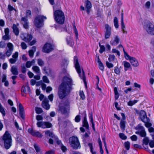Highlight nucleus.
Masks as SVG:
<instances>
[{
	"label": "nucleus",
	"instance_id": "nucleus-1",
	"mask_svg": "<svg viewBox=\"0 0 154 154\" xmlns=\"http://www.w3.org/2000/svg\"><path fill=\"white\" fill-rule=\"evenodd\" d=\"M73 85L72 78L69 75L65 76L59 89L58 95L59 97L63 99L68 94L70 87Z\"/></svg>",
	"mask_w": 154,
	"mask_h": 154
},
{
	"label": "nucleus",
	"instance_id": "nucleus-2",
	"mask_svg": "<svg viewBox=\"0 0 154 154\" xmlns=\"http://www.w3.org/2000/svg\"><path fill=\"white\" fill-rule=\"evenodd\" d=\"M57 7V5L53 6L54 19L57 23L62 24L64 22V14L61 10H56Z\"/></svg>",
	"mask_w": 154,
	"mask_h": 154
},
{
	"label": "nucleus",
	"instance_id": "nucleus-3",
	"mask_svg": "<svg viewBox=\"0 0 154 154\" xmlns=\"http://www.w3.org/2000/svg\"><path fill=\"white\" fill-rule=\"evenodd\" d=\"M2 140L5 148L7 149H9L11 146L12 139L11 137L8 132H5L3 136Z\"/></svg>",
	"mask_w": 154,
	"mask_h": 154
},
{
	"label": "nucleus",
	"instance_id": "nucleus-4",
	"mask_svg": "<svg viewBox=\"0 0 154 154\" xmlns=\"http://www.w3.org/2000/svg\"><path fill=\"white\" fill-rule=\"evenodd\" d=\"M69 144L74 149H77L80 148V145L78 138L72 136L69 139Z\"/></svg>",
	"mask_w": 154,
	"mask_h": 154
},
{
	"label": "nucleus",
	"instance_id": "nucleus-5",
	"mask_svg": "<svg viewBox=\"0 0 154 154\" xmlns=\"http://www.w3.org/2000/svg\"><path fill=\"white\" fill-rule=\"evenodd\" d=\"M47 19L45 16L39 15L35 18L34 23L35 26L37 28H40L43 25V21Z\"/></svg>",
	"mask_w": 154,
	"mask_h": 154
},
{
	"label": "nucleus",
	"instance_id": "nucleus-6",
	"mask_svg": "<svg viewBox=\"0 0 154 154\" xmlns=\"http://www.w3.org/2000/svg\"><path fill=\"white\" fill-rule=\"evenodd\" d=\"M124 56L126 59L129 60L132 65L134 67H137L139 65V63L135 57L130 56L123 49Z\"/></svg>",
	"mask_w": 154,
	"mask_h": 154
},
{
	"label": "nucleus",
	"instance_id": "nucleus-7",
	"mask_svg": "<svg viewBox=\"0 0 154 154\" xmlns=\"http://www.w3.org/2000/svg\"><path fill=\"white\" fill-rule=\"evenodd\" d=\"M74 63L75 68L80 77L84 80V72L82 70L81 71V68L78 62V58L76 57H74Z\"/></svg>",
	"mask_w": 154,
	"mask_h": 154
},
{
	"label": "nucleus",
	"instance_id": "nucleus-8",
	"mask_svg": "<svg viewBox=\"0 0 154 154\" xmlns=\"http://www.w3.org/2000/svg\"><path fill=\"white\" fill-rule=\"evenodd\" d=\"M144 28L146 32L149 34L154 35V24L148 22L144 26Z\"/></svg>",
	"mask_w": 154,
	"mask_h": 154
},
{
	"label": "nucleus",
	"instance_id": "nucleus-9",
	"mask_svg": "<svg viewBox=\"0 0 154 154\" xmlns=\"http://www.w3.org/2000/svg\"><path fill=\"white\" fill-rule=\"evenodd\" d=\"M136 129L138 131L136 132V134H139L142 137H145L146 136V133L144 127L140 124L138 125L136 127Z\"/></svg>",
	"mask_w": 154,
	"mask_h": 154
},
{
	"label": "nucleus",
	"instance_id": "nucleus-10",
	"mask_svg": "<svg viewBox=\"0 0 154 154\" xmlns=\"http://www.w3.org/2000/svg\"><path fill=\"white\" fill-rule=\"evenodd\" d=\"M54 45L49 43H46L43 47L42 51L46 53H48L54 49Z\"/></svg>",
	"mask_w": 154,
	"mask_h": 154
},
{
	"label": "nucleus",
	"instance_id": "nucleus-11",
	"mask_svg": "<svg viewBox=\"0 0 154 154\" xmlns=\"http://www.w3.org/2000/svg\"><path fill=\"white\" fill-rule=\"evenodd\" d=\"M20 37L23 40L28 43H29L32 38V35L29 34L22 33Z\"/></svg>",
	"mask_w": 154,
	"mask_h": 154
},
{
	"label": "nucleus",
	"instance_id": "nucleus-12",
	"mask_svg": "<svg viewBox=\"0 0 154 154\" xmlns=\"http://www.w3.org/2000/svg\"><path fill=\"white\" fill-rule=\"evenodd\" d=\"M106 31L105 35V38L106 39L109 38L111 35V27L108 24L105 25Z\"/></svg>",
	"mask_w": 154,
	"mask_h": 154
},
{
	"label": "nucleus",
	"instance_id": "nucleus-13",
	"mask_svg": "<svg viewBox=\"0 0 154 154\" xmlns=\"http://www.w3.org/2000/svg\"><path fill=\"white\" fill-rule=\"evenodd\" d=\"M149 139L148 137H144L143 140V147L148 151V144L149 143Z\"/></svg>",
	"mask_w": 154,
	"mask_h": 154
},
{
	"label": "nucleus",
	"instance_id": "nucleus-14",
	"mask_svg": "<svg viewBox=\"0 0 154 154\" xmlns=\"http://www.w3.org/2000/svg\"><path fill=\"white\" fill-rule=\"evenodd\" d=\"M60 110L63 113H65L69 109V104H64L61 107L59 106Z\"/></svg>",
	"mask_w": 154,
	"mask_h": 154
},
{
	"label": "nucleus",
	"instance_id": "nucleus-15",
	"mask_svg": "<svg viewBox=\"0 0 154 154\" xmlns=\"http://www.w3.org/2000/svg\"><path fill=\"white\" fill-rule=\"evenodd\" d=\"M86 10L88 14H89L90 11V9L92 7L90 1L87 0L85 2Z\"/></svg>",
	"mask_w": 154,
	"mask_h": 154
},
{
	"label": "nucleus",
	"instance_id": "nucleus-16",
	"mask_svg": "<svg viewBox=\"0 0 154 154\" xmlns=\"http://www.w3.org/2000/svg\"><path fill=\"white\" fill-rule=\"evenodd\" d=\"M18 107L19 111L21 117L23 119H24V112L23 107L22 105L19 103L18 104Z\"/></svg>",
	"mask_w": 154,
	"mask_h": 154
},
{
	"label": "nucleus",
	"instance_id": "nucleus-17",
	"mask_svg": "<svg viewBox=\"0 0 154 154\" xmlns=\"http://www.w3.org/2000/svg\"><path fill=\"white\" fill-rule=\"evenodd\" d=\"M122 64L124 66V69L125 71H127L130 68L131 69V66L129 62L125 61L122 62Z\"/></svg>",
	"mask_w": 154,
	"mask_h": 154
},
{
	"label": "nucleus",
	"instance_id": "nucleus-18",
	"mask_svg": "<svg viewBox=\"0 0 154 154\" xmlns=\"http://www.w3.org/2000/svg\"><path fill=\"white\" fill-rule=\"evenodd\" d=\"M119 38L118 36H116L114 40H112L110 42V44L113 46L116 45L119 43Z\"/></svg>",
	"mask_w": 154,
	"mask_h": 154
},
{
	"label": "nucleus",
	"instance_id": "nucleus-19",
	"mask_svg": "<svg viewBox=\"0 0 154 154\" xmlns=\"http://www.w3.org/2000/svg\"><path fill=\"white\" fill-rule=\"evenodd\" d=\"M140 117L141 119V120L145 122L146 121V112L143 110H141L140 112Z\"/></svg>",
	"mask_w": 154,
	"mask_h": 154
},
{
	"label": "nucleus",
	"instance_id": "nucleus-20",
	"mask_svg": "<svg viewBox=\"0 0 154 154\" xmlns=\"http://www.w3.org/2000/svg\"><path fill=\"white\" fill-rule=\"evenodd\" d=\"M42 107L47 110L50 109V106L48 103V101L47 100H44L42 103Z\"/></svg>",
	"mask_w": 154,
	"mask_h": 154
},
{
	"label": "nucleus",
	"instance_id": "nucleus-21",
	"mask_svg": "<svg viewBox=\"0 0 154 154\" xmlns=\"http://www.w3.org/2000/svg\"><path fill=\"white\" fill-rule=\"evenodd\" d=\"M22 23L25 29H27L28 27V23L27 19L24 17H23L21 19Z\"/></svg>",
	"mask_w": 154,
	"mask_h": 154
},
{
	"label": "nucleus",
	"instance_id": "nucleus-22",
	"mask_svg": "<svg viewBox=\"0 0 154 154\" xmlns=\"http://www.w3.org/2000/svg\"><path fill=\"white\" fill-rule=\"evenodd\" d=\"M67 44L70 46H72L74 44L72 38L71 36H68L66 38Z\"/></svg>",
	"mask_w": 154,
	"mask_h": 154
},
{
	"label": "nucleus",
	"instance_id": "nucleus-23",
	"mask_svg": "<svg viewBox=\"0 0 154 154\" xmlns=\"http://www.w3.org/2000/svg\"><path fill=\"white\" fill-rule=\"evenodd\" d=\"M97 62L98 64L99 68L101 70L103 71L104 69V67L100 61L98 56H97Z\"/></svg>",
	"mask_w": 154,
	"mask_h": 154
},
{
	"label": "nucleus",
	"instance_id": "nucleus-24",
	"mask_svg": "<svg viewBox=\"0 0 154 154\" xmlns=\"http://www.w3.org/2000/svg\"><path fill=\"white\" fill-rule=\"evenodd\" d=\"M83 125L84 127H85L86 129H88L89 125L86 116L84 118V120L83 122Z\"/></svg>",
	"mask_w": 154,
	"mask_h": 154
},
{
	"label": "nucleus",
	"instance_id": "nucleus-25",
	"mask_svg": "<svg viewBox=\"0 0 154 154\" xmlns=\"http://www.w3.org/2000/svg\"><path fill=\"white\" fill-rule=\"evenodd\" d=\"M13 29L14 32L16 35H17L19 34V31L18 28L16 25L14 24L13 26Z\"/></svg>",
	"mask_w": 154,
	"mask_h": 154
},
{
	"label": "nucleus",
	"instance_id": "nucleus-26",
	"mask_svg": "<svg viewBox=\"0 0 154 154\" xmlns=\"http://www.w3.org/2000/svg\"><path fill=\"white\" fill-rule=\"evenodd\" d=\"M35 63V61L34 60H33L31 61H28L26 62V67L27 68H30L32 65L34 64Z\"/></svg>",
	"mask_w": 154,
	"mask_h": 154
},
{
	"label": "nucleus",
	"instance_id": "nucleus-27",
	"mask_svg": "<svg viewBox=\"0 0 154 154\" xmlns=\"http://www.w3.org/2000/svg\"><path fill=\"white\" fill-rule=\"evenodd\" d=\"M89 117L90 119V122H91L92 124V127L94 129V124L93 122L92 114L91 113H90L89 115Z\"/></svg>",
	"mask_w": 154,
	"mask_h": 154
},
{
	"label": "nucleus",
	"instance_id": "nucleus-28",
	"mask_svg": "<svg viewBox=\"0 0 154 154\" xmlns=\"http://www.w3.org/2000/svg\"><path fill=\"white\" fill-rule=\"evenodd\" d=\"M11 72L13 74L17 75L18 72L16 66H13L11 68Z\"/></svg>",
	"mask_w": 154,
	"mask_h": 154
},
{
	"label": "nucleus",
	"instance_id": "nucleus-29",
	"mask_svg": "<svg viewBox=\"0 0 154 154\" xmlns=\"http://www.w3.org/2000/svg\"><path fill=\"white\" fill-rule=\"evenodd\" d=\"M113 22L115 27L118 29L119 27L118 20L116 17H115L114 19Z\"/></svg>",
	"mask_w": 154,
	"mask_h": 154
},
{
	"label": "nucleus",
	"instance_id": "nucleus-30",
	"mask_svg": "<svg viewBox=\"0 0 154 154\" xmlns=\"http://www.w3.org/2000/svg\"><path fill=\"white\" fill-rule=\"evenodd\" d=\"M45 122H38L37 123V125L38 127H41L43 128H45Z\"/></svg>",
	"mask_w": 154,
	"mask_h": 154
},
{
	"label": "nucleus",
	"instance_id": "nucleus-31",
	"mask_svg": "<svg viewBox=\"0 0 154 154\" xmlns=\"http://www.w3.org/2000/svg\"><path fill=\"white\" fill-rule=\"evenodd\" d=\"M98 143L100 146V152L101 154H103V151L102 147V142L100 138L98 139Z\"/></svg>",
	"mask_w": 154,
	"mask_h": 154
},
{
	"label": "nucleus",
	"instance_id": "nucleus-32",
	"mask_svg": "<svg viewBox=\"0 0 154 154\" xmlns=\"http://www.w3.org/2000/svg\"><path fill=\"white\" fill-rule=\"evenodd\" d=\"M126 122L124 120H122L120 123V127L121 129L124 131L125 129V124Z\"/></svg>",
	"mask_w": 154,
	"mask_h": 154
},
{
	"label": "nucleus",
	"instance_id": "nucleus-33",
	"mask_svg": "<svg viewBox=\"0 0 154 154\" xmlns=\"http://www.w3.org/2000/svg\"><path fill=\"white\" fill-rule=\"evenodd\" d=\"M36 47H33L32 48V49L30 50L29 51V55L30 57H32L34 54V53L35 51Z\"/></svg>",
	"mask_w": 154,
	"mask_h": 154
},
{
	"label": "nucleus",
	"instance_id": "nucleus-34",
	"mask_svg": "<svg viewBox=\"0 0 154 154\" xmlns=\"http://www.w3.org/2000/svg\"><path fill=\"white\" fill-rule=\"evenodd\" d=\"M32 69L33 71L35 72L39 73H40V71L39 68L37 66H33L32 67Z\"/></svg>",
	"mask_w": 154,
	"mask_h": 154
},
{
	"label": "nucleus",
	"instance_id": "nucleus-35",
	"mask_svg": "<svg viewBox=\"0 0 154 154\" xmlns=\"http://www.w3.org/2000/svg\"><path fill=\"white\" fill-rule=\"evenodd\" d=\"M45 135L47 136H49V137H51L53 138L54 137V136L53 133L48 130L45 131Z\"/></svg>",
	"mask_w": 154,
	"mask_h": 154
},
{
	"label": "nucleus",
	"instance_id": "nucleus-36",
	"mask_svg": "<svg viewBox=\"0 0 154 154\" xmlns=\"http://www.w3.org/2000/svg\"><path fill=\"white\" fill-rule=\"evenodd\" d=\"M32 135L38 137H41L42 136L40 133L35 131H34V132L32 133Z\"/></svg>",
	"mask_w": 154,
	"mask_h": 154
},
{
	"label": "nucleus",
	"instance_id": "nucleus-37",
	"mask_svg": "<svg viewBox=\"0 0 154 154\" xmlns=\"http://www.w3.org/2000/svg\"><path fill=\"white\" fill-rule=\"evenodd\" d=\"M152 138L153 140H151L149 142V146L151 148L154 147V135H152Z\"/></svg>",
	"mask_w": 154,
	"mask_h": 154
},
{
	"label": "nucleus",
	"instance_id": "nucleus-38",
	"mask_svg": "<svg viewBox=\"0 0 154 154\" xmlns=\"http://www.w3.org/2000/svg\"><path fill=\"white\" fill-rule=\"evenodd\" d=\"M115 58V57L114 55L110 54L109 55L108 60L109 62H112L114 60Z\"/></svg>",
	"mask_w": 154,
	"mask_h": 154
},
{
	"label": "nucleus",
	"instance_id": "nucleus-39",
	"mask_svg": "<svg viewBox=\"0 0 154 154\" xmlns=\"http://www.w3.org/2000/svg\"><path fill=\"white\" fill-rule=\"evenodd\" d=\"M137 102V100H134L133 101H130L128 103V104L129 106H132L134 105Z\"/></svg>",
	"mask_w": 154,
	"mask_h": 154
},
{
	"label": "nucleus",
	"instance_id": "nucleus-40",
	"mask_svg": "<svg viewBox=\"0 0 154 154\" xmlns=\"http://www.w3.org/2000/svg\"><path fill=\"white\" fill-rule=\"evenodd\" d=\"M26 90L28 91H29L30 88L29 86L24 87L23 86L22 88L21 91L22 92L26 93Z\"/></svg>",
	"mask_w": 154,
	"mask_h": 154
},
{
	"label": "nucleus",
	"instance_id": "nucleus-41",
	"mask_svg": "<svg viewBox=\"0 0 154 154\" xmlns=\"http://www.w3.org/2000/svg\"><path fill=\"white\" fill-rule=\"evenodd\" d=\"M38 64L40 66H42L44 65V63L42 60L38 59L37 61Z\"/></svg>",
	"mask_w": 154,
	"mask_h": 154
},
{
	"label": "nucleus",
	"instance_id": "nucleus-42",
	"mask_svg": "<svg viewBox=\"0 0 154 154\" xmlns=\"http://www.w3.org/2000/svg\"><path fill=\"white\" fill-rule=\"evenodd\" d=\"M42 80L44 82L46 83H48L50 81L47 77L45 76H44L42 77Z\"/></svg>",
	"mask_w": 154,
	"mask_h": 154
},
{
	"label": "nucleus",
	"instance_id": "nucleus-43",
	"mask_svg": "<svg viewBox=\"0 0 154 154\" xmlns=\"http://www.w3.org/2000/svg\"><path fill=\"white\" fill-rule=\"evenodd\" d=\"M99 46L100 47L99 52L100 54H102L104 51L105 50V47L103 45H101L100 44L99 45Z\"/></svg>",
	"mask_w": 154,
	"mask_h": 154
},
{
	"label": "nucleus",
	"instance_id": "nucleus-44",
	"mask_svg": "<svg viewBox=\"0 0 154 154\" xmlns=\"http://www.w3.org/2000/svg\"><path fill=\"white\" fill-rule=\"evenodd\" d=\"M45 128H49L52 127V125L51 123L48 122H45Z\"/></svg>",
	"mask_w": 154,
	"mask_h": 154
},
{
	"label": "nucleus",
	"instance_id": "nucleus-45",
	"mask_svg": "<svg viewBox=\"0 0 154 154\" xmlns=\"http://www.w3.org/2000/svg\"><path fill=\"white\" fill-rule=\"evenodd\" d=\"M121 28L122 29H125V26L124 24V20H123V16L122 15L121 17Z\"/></svg>",
	"mask_w": 154,
	"mask_h": 154
},
{
	"label": "nucleus",
	"instance_id": "nucleus-46",
	"mask_svg": "<svg viewBox=\"0 0 154 154\" xmlns=\"http://www.w3.org/2000/svg\"><path fill=\"white\" fill-rule=\"evenodd\" d=\"M112 53H113L116 54L119 56H120V53L119 51L115 48H113L112 49Z\"/></svg>",
	"mask_w": 154,
	"mask_h": 154
},
{
	"label": "nucleus",
	"instance_id": "nucleus-47",
	"mask_svg": "<svg viewBox=\"0 0 154 154\" xmlns=\"http://www.w3.org/2000/svg\"><path fill=\"white\" fill-rule=\"evenodd\" d=\"M36 112L37 114H40L42 112V108L38 107H36L35 109Z\"/></svg>",
	"mask_w": 154,
	"mask_h": 154
},
{
	"label": "nucleus",
	"instance_id": "nucleus-48",
	"mask_svg": "<svg viewBox=\"0 0 154 154\" xmlns=\"http://www.w3.org/2000/svg\"><path fill=\"white\" fill-rule=\"evenodd\" d=\"M119 137L123 140H125L127 138V137L123 133H120L119 134Z\"/></svg>",
	"mask_w": 154,
	"mask_h": 154
},
{
	"label": "nucleus",
	"instance_id": "nucleus-49",
	"mask_svg": "<svg viewBox=\"0 0 154 154\" xmlns=\"http://www.w3.org/2000/svg\"><path fill=\"white\" fill-rule=\"evenodd\" d=\"M106 65L109 68H112L113 67L114 65L113 64L111 63H109L108 61H106Z\"/></svg>",
	"mask_w": 154,
	"mask_h": 154
},
{
	"label": "nucleus",
	"instance_id": "nucleus-50",
	"mask_svg": "<svg viewBox=\"0 0 154 154\" xmlns=\"http://www.w3.org/2000/svg\"><path fill=\"white\" fill-rule=\"evenodd\" d=\"M79 95L80 96L81 98L82 99L84 100L85 98V96L84 95V93L82 91H80L79 92Z\"/></svg>",
	"mask_w": 154,
	"mask_h": 154
},
{
	"label": "nucleus",
	"instance_id": "nucleus-51",
	"mask_svg": "<svg viewBox=\"0 0 154 154\" xmlns=\"http://www.w3.org/2000/svg\"><path fill=\"white\" fill-rule=\"evenodd\" d=\"M20 46L22 49L25 50L26 49L27 47L26 44L24 42H22L21 43Z\"/></svg>",
	"mask_w": 154,
	"mask_h": 154
},
{
	"label": "nucleus",
	"instance_id": "nucleus-52",
	"mask_svg": "<svg viewBox=\"0 0 154 154\" xmlns=\"http://www.w3.org/2000/svg\"><path fill=\"white\" fill-rule=\"evenodd\" d=\"M34 146L36 152H38L40 151V149L38 145L35 144Z\"/></svg>",
	"mask_w": 154,
	"mask_h": 154
},
{
	"label": "nucleus",
	"instance_id": "nucleus-53",
	"mask_svg": "<svg viewBox=\"0 0 154 154\" xmlns=\"http://www.w3.org/2000/svg\"><path fill=\"white\" fill-rule=\"evenodd\" d=\"M114 72L115 73L117 74H119L120 73V69L118 67H115Z\"/></svg>",
	"mask_w": 154,
	"mask_h": 154
},
{
	"label": "nucleus",
	"instance_id": "nucleus-54",
	"mask_svg": "<svg viewBox=\"0 0 154 154\" xmlns=\"http://www.w3.org/2000/svg\"><path fill=\"white\" fill-rule=\"evenodd\" d=\"M26 16L27 17H30L31 16V11L29 10H27L26 13Z\"/></svg>",
	"mask_w": 154,
	"mask_h": 154
},
{
	"label": "nucleus",
	"instance_id": "nucleus-55",
	"mask_svg": "<svg viewBox=\"0 0 154 154\" xmlns=\"http://www.w3.org/2000/svg\"><path fill=\"white\" fill-rule=\"evenodd\" d=\"M130 143L128 141L125 143V146L127 150H129L130 148Z\"/></svg>",
	"mask_w": 154,
	"mask_h": 154
},
{
	"label": "nucleus",
	"instance_id": "nucleus-56",
	"mask_svg": "<svg viewBox=\"0 0 154 154\" xmlns=\"http://www.w3.org/2000/svg\"><path fill=\"white\" fill-rule=\"evenodd\" d=\"M48 71H46V70L45 69V68H44V72L43 73H46L48 75H49L51 74V72H52V70L50 69H48Z\"/></svg>",
	"mask_w": 154,
	"mask_h": 154
},
{
	"label": "nucleus",
	"instance_id": "nucleus-57",
	"mask_svg": "<svg viewBox=\"0 0 154 154\" xmlns=\"http://www.w3.org/2000/svg\"><path fill=\"white\" fill-rule=\"evenodd\" d=\"M91 134L90 132L88 131L87 132H86L83 135V138H86L88 137L89 136V135Z\"/></svg>",
	"mask_w": 154,
	"mask_h": 154
},
{
	"label": "nucleus",
	"instance_id": "nucleus-58",
	"mask_svg": "<svg viewBox=\"0 0 154 154\" xmlns=\"http://www.w3.org/2000/svg\"><path fill=\"white\" fill-rule=\"evenodd\" d=\"M12 51L13 50L12 49L8 50L6 53V55L8 57L10 56L12 53Z\"/></svg>",
	"mask_w": 154,
	"mask_h": 154
},
{
	"label": "nucleus",
	"instance_id": "nucleus-59",
	"mask_svg": "<svg viewBox=\"0 0 154 154\" xmlns=\"http://www.w3.org/2000/svg\"><path fill=\"white\" fill-rule=\"evenodd\" d=\"M7 46L9 49V50L12 49V50H13V45L12 43H8L7 45Z\"/></svg>",
	"mask_w": 154,
	"mask_h": 154
},
{
	"label": "nucleus",
	"instance_id": "nucleus-60",
	"mask_svg": "<svg viewBox=\"0 0 154 154\" xmlns=\"http://www.w3.org/2000/svg\"><path fill=\"white\" fill-rule=\"evenodd\" d=\"M36 39L35 38H34L33 39V40L29 42V45H34L36 42Z\"/></svg>",
	"mask_w": 154,
	"mask_h": 154
},
{
	"label": "nucleus",
	"instance_id": "nucleus-61",
	"mask_svg": "<svg viewBox=\"0 0 154 154\" xmlns=\"http://www.w3.org/2000/svg\"><path fill=\"white\" fill-rule=\"evenodd\" d=\"M150 2L149 1L147 2L145 4V7L147 9L149 8L150 6Z\"/></svg>",
	"mask_w": 154,
	"mask_h": 154
},
{
	"label": "nucleus",
	"instance_id": "nucleus-62",
	"mask_svg": "<svg viewBox=\"0 0 154 154\" xmlns=\"http://www.w3.org/2000/svg\"><path fill=\"white\" fill-rule=\"evenodd\" d=\"M75 121L77 122H79L80 121V116L79 115L77 116L75 118Z\"/></svg>",
	"mask_w": 154,
	"mask_h": 154
},
{
	"label": "nucleus",
	"instance_id": "nucleus-63",
	"mask_svg": "<svg viewBox=\"0 0 154 154\" xmlns=\"http://www.w3.org/2000/svg\"><path fill=\"white\" fill-rule=\"evenodd\" d=\"M8 9L10 11H13V10H14L15 11V12L16 11V10L15 9L13 8V7L12 6H11L10 5H8Z\"/></svg>",
	"mask_w": 154,
	"mask_h": 154
},
{
	"label": "nucleus",
	"instance_id": "nucleus-64",
	"mask_svg": "<svg viewBox=\"0 0 154 154\" xmlns=\"http://www.w3.org/2000/svg\"><path fill=\"white\" fill-rule=\"evenodd\" d=\"M131 140L132 141H135L137 139V137L135 135H133L131 137Z\"/></svg>",
	"mask_w": 154,
	"mask_h": 154
}]
</instances>
